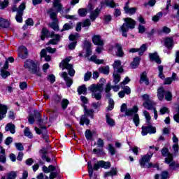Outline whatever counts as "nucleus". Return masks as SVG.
<instances>
[{
    "instance_id": "obj_1",
    "label": "nucleus",
    "mask_w": 179,
    "mask_h": 179,
    "mask_svg": "<svg viewBox=\"0 0 179 179\" xmlns=\"http://www.w3.org/2000/svg\"><path fill=\"white\" fill-rule=\"evenodd\" d=\"M143 115L146 119V124L148 126H143L141 129V134L143 136H145L148 134H156V127L150 125V120H152V117H150V114H149V112L148 110L143 111Z\"/></svg>"
},
{
    "instance_id": "obj_2",
    "label": "nucleus",
    "mask_w": 179,
    "mask_h": 179,
    "mask_svg": "<svg viewBox=\"0 0 179 179\" xmlns=\"http://www.w3.org/2000/svg\"><path fill=\"white\" fill-rule=\"evenodd\" d=\"M162 155L165 158V163L169 164L171 170H176L178 167H179L178 164H176L174 162V159L173 158V154L170 153L169 149L167 148H164L162 150Z\"/></svg>"
},
{
    "instance_id": "obj_3",
    "label": "nucleus",
    "mask_w": 179,
    "mask_h": 179,
    "mask_svg": "<svg viewBox=\"0 0 179 179\" xmlns=\"http://www.w3.org/2000/svg\"><path fill=\"white\" fill-rule=\"evenodd\" d=\"M24 67L25 69H28L29 72L36 75L37 76H41V71H40V66L37 62H34L31 59H27L24 64Z\"/></svg>"
},
{
    "instance_id": "obj_4",
    "label": "nucleus",
    "mask_w": 179,
    "mask_h": 179,
    "mask_svg": "<svg viewBox=\"0 0 179 179\" xmlns=\"http://www.w3.org/2000/svg\"><path fill=\"white\" fill-rule=\"evenodd\" d=\"M124 23L120 27V31L123 37H128V31L129 29H135L136 22L132 18L127 17L124 18Z\"/></svg>"
},
{
    "instance_id": "obj_5",
    "label": "nucleus",
    "mask_w": 179,
    "mask_h": 179,
    "mask_svg": "<svg viewBox=\"0 0 179 179\" xmlns=\"http://www.w3.org/2000/svg\"><path fill=\"white\" fill-rule=\"evenodd\" d=\"M104 85L103 83L92 84L89 87V90L92 92V99H96L98 101L101 100V92H103V87Z\"/></svg>"
},
{
    "instance_id": "obj_6",
    "label": "nucleus",
    "mask_w": 179,
    "mask_h": 179,
    "mask_svg": "<svg viewBox=\"0 0 179 179\" xmlns=\"http://www.w3.org/2000/svg\"><path fill=\"white\" fill-rule=\"evenodd\" d=\"M152 156H153V152H150V155H145L139 161L141 166L143 167V169H150L151 167H153L154 169H159L158 164H153L151 162H150V159H152Z\"/></svg>"
},
{
    "instance_id": "obj_7",
    "label": "nucleus",
    "mask_w": 179,
    "mask_h": 179,
    "mask_svg": "<svg viewBox=\"0 0 179 179\" xmlns=\"http://www.w3.org/2000/svg\"><path fill=\"white\" fill-rule=\"evenodd\" d=\"M48 15H49L52 22L49 24L50 27L53 29L55 31H59V28L58 27V15H57V12L54 11V8H51L48 10Z\"/></svg>"
},
{
    "instance_id": "obj_8",
    "label": "nucleus",
    "mask_w": 179,
    "mask_h": 179,
    "mask_svg": "<svg viewBox=\"0 0 179 179\" xmlns=\"http://www.w3.org/2000/svg\"><path fill=\"white\" fill-rule=\"evenodd\" d=\"M72 59V57H66L61 63L60 68L63 69H67L69 71V76H75V70L73 69V65L69 64V62Z\"/></svg>"
},
{
    "instance_id": "obj_9",
    "label": "nucleus",
    "mask_w": 179,
    "mask_h": 179,
    "mask_svg": "<svg viewBox=\"0 0 179 179\" xmlns=\"http://www.w3.org/2000/svg\"><path fill=\"white\" fill-rule=\"evenodd\" d=\"M84 107V113L85 115L81 116V118L80 120V125H89L90 124V120L87 119V117L86 115L92 116L93 113H94V110L93 109H87V106L86 105H83Z\"/></svg>"
},
{
    "instance_id": "obj_10",
    "label": "nucleus",
    "mask_w": 179,
    "mask_h": 179,
    "mask_svg": "<svg viewBox=\"0 0 179 179\" xmlns=\"http://www.w3.org/2000/svg\"><path fill=\"white\" fill-rule=\"evenodd\" d=\"M26 9V3L22 2L18 7V10L15 16V20L18 23L23 22V11Z\"/></svg>"
},
{
    "instance_id": "obj_11",
    "label": "nucleus",
    "mask_w": 179,
    "mask_h": 179,
    "mask_svg": "<svg viewBox=\"0 0 179 179\" xmlns=\"http://www.w3.org/2000/svg\"><path fill=\"white\" fill-rule=\"evenodd\" d=\"M101 167L102 169H110L111 167V164L109 162H104L103 160L97 162V163L94 164V170L97 171Z\"/></svg>"
},
{
    "instance_id": "obj_12",
    "label": "nucleus",
    "mask_w": 179,
    "mask_h": 179,
    "mask_svg": "<svg viewBox=\"0 0 179 179\" xmlns=\"http://www.w3.org/2000/svg\"><path fill=\"white\" fill-rule=\"evenodd\" d=\"M50 37L52 39H50L48 41L47 45H50V44H52V45H57V44L61 41V36L59 34H55L54 32H52L50 34Z\"/></svg>"
},
{
    "instance_id": "obj_13",
    "label": "nucleus",
    "mask_w": 179,
    "mask_h": 179,
    "mask_svg": "<svg viewBox=\"0 0 179 179\" xmlns=\"http://www.w3.org/2000/svg\"><path fill=\"white\" fill-rule=\"evenodd\" d=\"M29 52L27 51V48L23 45L20 46L18 50V57L22 59H24L27 58Z\"/></svg>"
},
{
    "instance_id": "obj_14",
    "label": "nucleus",
    "mask_w": 179,
    "mask_h": 179,
    "mask_svg": "<svg viewBox=\"0 0 179 179\" xmlns=\"http://www.w3.org/2000/svg\"><path fill=\"white\" fill-rule=\"evenodd\" d=\"M53 8L57 9V10H54V12H57V16H58V12L61 13L64 10V6L61 3V0H54Z\"/></svg>"
},
{
    "instance_id": "obj_15",
    "label": "nucleus",
    "mask_w": 179,
    "mask_h": 179,
    "mask_svg": "<svg viewBox=\"0 0 179 179\" xmlns=\"http://www.w3.org/2000/svg\"><path fill=\"white\" fill-rule=\"evenodd\" d=\"M92 43L95 45H99L100 47H103L104 45V41L101 39V36L100 35H94L92 37Z\"/></svg>"
},
{
    "instance_id": "obj_16",
    "label": "nucleus",
    "mask_w": 179,
    "mask_h": 179,
    "mask_svg": "<svg viewBox=\"0 0 179 179\" xmlns=\"http://www.w3.org/2000/svg\"><path fill=\"white\" fill-rule=\"evenodd\" d=\"M61 76L65 80L67 87L72 86V83H73V80H72V78H71V77L68 76L67 72H63L62 73Z\"/></svg>"
},
{
    "instance_id": "obj_17",
    "label": "nucleus",
    "mask_w": 179,
    "mask_h": 179,
    "mask_svg": "<svg viewBox=\"0 0 179 179\" xmlns=\"http://www.w3.org/2000/svg\"><path fill=\"white\" fill-rule=\"evenodd\" d=\"M104 5L108 6V8H117V6H118V3H115L114 0H106L105 1V2L101 3V8H103Z\"/></svg>"
},
{
    "instance_id": "obj_18",
    "label": "nucleus",
    "mask_w": 179,
    "mask_h": 179,
    "mask_svg": "<svg viewBox=\"0 0 179 179\" xmlns=\"http://www.w3.org/2000/svg\"><path fill=\"white\" fill-rule=\"evenodd\" d=\"M124 10L125 13H127L129 15H134L136 12V8H135V7L130 8L129 2H127L124 5Z\"/></svg>"
},
{
    "instance_id": "obj_19",
    "label": "nucleus",
    "mask_w": 179,
    "mask_h": 179,
    "mask_svg": "<svg viewBox=\"0 0 179 179\" xmlns=\"http://www.w3.org/2000/svg\"><path fill=\"white\" fill-rule=\"evenodd\" d=\"M113 66L114 69V72L121 73L124 71L122 67H121V61H120V60L115 61Z\"/></svg>"
},
{
    "instance_id": "obj_20",
    "label": "nucleus",
    "mask_w": 179,
    "mask_h": 179,
    "mask_svg": "<svg viewBox=\"0 0 179 179\" xmlns=\"http://www.w3.org/2000/svg\"><path fill=\"white\" fill-rule=\"evenodd\" d=\"M140 83H145L146 86H149V78H148V73L143 71L140 76Z\"/></svg>"
},
{
    "instance_id": "obj_21",
    "label": "nucleus",
    "mask_w": 179,
    "mask_h": 179,
    "mask_svg": "<svg viewBox=\"0 0 179 179\" xmlns=\"http://www.w3.org/2000/svg\"><path fill=\"white\" fill-rule=\"evenodd\" d=\"M41 58H44V61L46 62H50L51 61L52 57L51 55H47V50L45 49H43L40 52Z\"/></svg>"
},
{
    "instance_id": "obj_22",
    "label": "nucleus",
    "mask_w": 179,
    "mask_h": 179,
    "mask_svg": "<svg viewBox=\"0 0 179 179\" xmlns=\"http://www.w3.org/2000/svg\"><path fill=\"white\" fill-rule=\"evenodd\" d=\"M36 133L38 135H43L44 139L47 141V139L48 138V136H47V129H39L37 127H35Z\"/></svg>"
},
{
    "instance_id": "obj_23",
    "label": "nucleus",
    "mask_w": 179,
    "mask_h": 179,
    "mask_svg": "<svg viewBox=\"0 0 179 179\" xmlns=\"http://www.w3.org/2000/svg\"><path fill=\"white\" fill-rule=\"evenodd\" d=\"M8 113V106L0 104V120H3Z\"/></svg>"
},
{
    "instance_id": "obj_24",
    "label": "nucleus",
    "mask_w": 179,
    "mask_h": 179,
    "mask_svg": "<svg viewBox=\"0 0 179 179\" xmlns=\"http://www.w3.org/2000/svg\"><path fill=\"white\" fill-rule=\"evenodd\" d=\"M143 106L147 110H155V108H155V106H156V103H155V102H153L152 101H145L143 103Z\"/></svg>"
},
{
    "instance_id": "obj_25",
    "label": "nucleus",
    "mask_w": 179,
    "mask_h": 179,
    "mask_svg": "<svg viewBox=\"0 0 179 179\" xmlns=\"http://www.w3.org/2000/svg\"><path fill=\"white\" fill-rule=\"evenodd\" d=\"M150 60V61H155L157 64H162V60L160 59V57H159V55L155 53H150L149 54Z\"/></svg>"
},
{
    "instance_id": "obj_26",
    "label": "nucleus",
    "mask_w": 179,
    "mask_h": 179,
    "mask_svg": "<svg viewBox=\"0 0 179 179\" xmlns=\"http://www.w3.org/2000/svg\"><path fill=\"white\" fill-rule=\"evenodd\" d=\"M9 26H10V22L8 20L0 17V27L1 29H8Z\"/></svg>"
},
{
    "instance_id": "obj_27",
    "label": "nucleus",
    "mask_w": 179,
    "mask_h": 179,
    "mask_svg": "<svg viewBox=\"0 0 179 179\" xmlns=\"http://www.w3.org/2000/svg\"><path fill=\"white\" fill-rule=\"evenodd\" d=\"M174 39L173 37L168 36L164 38V44L167 48H171L173 47V43Z\"/></svg>"
},
{
    "instance_id": "obj_28",
    "label": "nucleus",
    "mask_w": 179,
    "mask_h": 179,
    "mask_svg": "<svg viewBox=\"0 0 179 179\" xmlns=\"http://www.w3.org/2000/svg\"><path fill=\"white\" fill-rule=\"evenodd\" d=\"M36 115L38 117L37 122L39 125V128L47 129V127H45V122L41 120V117H40V113L37 112Z\"/></svg>"
},
{
    "instance_id": "obj_29",
    "label": "nucleus",
    "mask_w": 179,
    "mask_h": 179,
    "mask_svg": "<svg viewBox=\"0 0 179 179\" xmlns=\"http://www.w3.org/2000/svg\"><path fill=\"white\" fill-rule=\"evenodd\" d=\"M138 110L139 109L138 108V106H134L132 109H128L126 110L125 115H127L128 117H131V115H134V113L136 114Z\"/></svg>"
},
{
    "instance_id": "obj_30",
    "label": "nucleus",
    "mask_w": 179,
    "mask_h": 179,
    "mask_svg": "<svg viewBox=\"0 0 179 179\" xmlns=\"http://www.w3.org/2000/svg\"><path fill=\"white\" fill-rule=\"evenodd\" d=\"M0 162L5 164L6 163V156L5 155V149L2 146H0Z\"/></svg>"
},
{
    "instance_id": "obj_31",
    "label": "nucleus",
    "mask_w": 179,
    "mask_h": 179,
    "mask_svg": "<svg viewBox=\"0 0 179 179\" xmlns=\"http://www.w3.org/2000/svg\"><path fill=\"white\" fill-rule=\"evenodd\" d=\"M15 124L12 123H8L6 124L5 127V131H10V134H15L16 132Z\"/></svg>"
},
{
    "instance_id": "obj_32",
    "label": "nucleus",
    "mask_w": 179,
    "mask_h": 179,
    "mask_svg": "<svg viewBox=\"0 0 179 179\" xmlns=\"http://www.w3.org/2000/svg\"><path fill=\"white\" fill-rule=\"evenodd\" d=\"M99 13H100V9L96 8L94 11L91 13L90 15V19H91L92 22H94V20H96V19L98 17Z\"/></svg>"
},
{
    "instance_id": "obj_33",
    "label": "nucleus",
    "mask_w": 179,
    "mask_h": 179,
    "mask_svg": "<svg viewBox=\"0 0 179 179\" xmlns=\"http://www.w3.org/2000/svg\"><path fill=\"white\" fill-rule=\"evenodd\" d=\"M98 71L100 72V73H103V75H108V73H110V66H106L99 67Z\"/></svg>"
},
{
    "instance_id": "obj_34",
    "label": "nucleus",
    "mask_w": 179,
    "mask_h": 179,
    "mask_svg": "<svg viewBox=\"0 0 179 179\" xmlns=\"http://www.w3.org/2000/svg\"><path fill=\"white\" fill-rule=\"evenodd\" d=\"M165 92H164V88L163 87H159L157 90V97L159 99V100L162 101L164 99V94H165Z\"/></svg>"
},
{
    "instance_id": "obj_35",
    "label": "nucleus",
    "mask_w": 179,
    "mask_h": 179,
    "mask_svg": "<svg viewBox=\"0 0 179 179\" xmlns=\"http://www.w3.org/2000/svg\"><path fill=\"white\" fill-rule=\"evenodd\" d=\"M77 92L78 94H87V88H86V85H83L78 87Z\"/></svg>"
},
{
    "instance_id": "obj_36",
    "label": "nucleus",
    "mask_w": 179,
    "mask_h": 179,
    "mask_svg": "<svg viewBox=\"0 0 179 179\" xmlns=\"http://www.w3.org/2000/svg\"><path fill=\"white\" fill-rule=\"evenodd\" d=\"M45 37H50V31L46 28H43L41 31V39L45 40Z\"/></svg>"
},
{
    "instance_id": "obj_37",
    "label": "nucleus",
    "mask_w": 179,
    "mask_h": 179,
    "mask_svg": "<svg viewBox=\"0 0 179 179\" xmlns=\"http://www.w3.org/2000/svg\"><path fill=\"white\" fill-rule=\"evenodd\" d=\"M115 48L117 50V57H122L124 55V52L122 51V46H121L120 43H116Z\"/></svg>"
},
{
    "instance_id": "obj_38",
    "label": "nucleus",
    "mask_w": 179,
    "mask_h": 179,
    "mask_svg": "<svg viewBox=\"0 0 179 179\" xmlns=\"http://www.w3.org/2000/svg\"><path fill=\"white\" fill-rule=\"evenodd\" d=\"M115 48L117 50V57H122L124 55V52L122 51V46H121L120 43H116Z\"/></svg>"
},
{
    "instance_id": "obj_39",
    "label": "nucleus",
    "mask_w": 179,
    "mask_h": 179,
    "mask_svg": "<svg viewBox=\"0 0 179 179\" xmlns=\"http://www.w3.org/2000/svg\"><path fill=\"white\" fill-rule=\"evenodd\" d=\"M113 83L114 85H117L121 80V76L118 74L117 72H113Z\"/></svg>"
},
{
    "instance_id": "obj_40",
    "label": "nucleus",
    "mask_w": 179,
    "mask_h": 179,
    "mask_svg": "<svg viewBox=\"0 0 179 179\" xmlns=\"http://www.w3.org/2000/svg\"><path fill=\"white\" fill-rule=\"evenodd\" d=\"M90 61H92V62H94L95 64H97L98 65H100V64H103L104 62L103 59H97V56L93 55L90 58Z\"/></svg>"
},
{
    "instance_id": "obj_41",
    "label": "nucleus",
    "mask_w": 179,
    "mask_h": 179,
    "mask_svg": "<svg viewBox=\"0 0 179 179\" xmlns=\"http://www.w3.org/2000/svg\"><path fill=\"white\" fill-rule=\"evenodd\" d=\"M106 124H108L109 127H114V125H115V120L111 118L108 114H106Z\"/></svg>"
},
{
    "instance_id": "obj_42",
    "label": "nucleus",
    "mask_w": 179,
    "mask_h": 179,
    "mask_svg": "<svg viewBox=\"0 0 179 179\" xmlns=\"http://www.w3.org/2000/svg\"><path fill=\"white\" fill-rule=\"evenodd\" d=\"M140 59L138 57L134 58V61L131 64V68L135 69L139 66Z\"/></svg>"
},
{
    "instance_id": "obj_43",
    "label": "nucleus",
    "mask_w": 179,
    "mask_h": 179,
    "mask_svg": "<svg viewBox=\"0 0 179 179\" xmlns=\"http://www.w3.org/2000/svg\"><path fill=\"white\" fill-rule=\"evenodd\" d=\"M6 176H7L6 179H16V177H17V172L10 171L7 173Z\"/></svg>"
},
{
    "instance_id": "obj_44",
    "label": "nucleus",
    "mask_w": 179,
    "mask_h": 179,
    "mask_svg": "<svg viewBox=\"0 0 179 179\" xmlns=\"http://www.w3.org/2000/svg\"><path fill=\"white\" fill-rule=\"evenodd\" d=\"M103 20L105 24H108L113 20V17L110 14L105 15H103Z\"/></svg>"
},
{
    "instance_id": "obj_45",
    "label": "nucleus",
    "mask_w": 179,
    "mask_h": 179,
    "mask_svg": "<svg viewBox=\"0 0 179 179\" xmlns=\"http://www.w3.org/2000/svg\"><path fill=\"white\" fill-rule=\"evenodd\" d=\"M133 121H134V123L135 124L136 127H139L141 120L139 119V115H138V113L134 114Z\"/></svg>"
},
{
    "instance_id": "obj_46",
    "label": "nucleus",
    "mask_w": 179,
    "mask_h": 179,
    "mask_svg": "<svg viewBox=\"0 0 179 179\" xmlns=\"http://www.w3.org/2000/svg\"><path fill=\"white\" fill-rule=\"evenodd\" d=\"M87 164H88L89 176L90 177V178H92V177H93V170H94V166H93V165H92V162H88Z\"/></svg>"
},
{
    "instance_id": "obj_47",
    "label": "nucleus",
    "mask_w": 179,
    "mask_h": 179,
    "mask_svg": "<svg viewBox=\"0 0 179 179\" xmlns=\"http://www.w3.org/2000/svg\"><path fill=\"white\" fill-rule=\"evenodd\" d=\"M24 135L25 136H27V138H29L31 139L33 138V134H31V131H30V129L29 127H26L24 130Z\"/></svg>"
},
{
    "instance_id": "obj_48",
    "label": "nucleus",
    "mask_w": 179,
    "mask_h": 179,
    "mask_svg": "<svg viewBox=\"0 0 179 179\" xmlns=\"http://www.w3.org/2000/svg\"><path fill=\"white\" fill-rule=\"evenodd\" d=\"M78 13L81 17H85L87 15V10L86 8L78 9Z\"/></svg>"
},
{
    "instance_id": "obj_49",
    "label": "nucleus",
    "mask_w": 179,
    "mask_h": 179,
    "mask_svg": "<svg viewBox=\"0 0 179 179\" xmlns=\"http://www.w3.org/2000/svg\"><path fill=\"white\" fill-rule=\"evenodd\" d=\"M9 5V0H4L3 1H0V9L3 10L8 8Z\"/></svg>"
},
{
    "instance_id": "obj_50",
    "label": "nucleus",
    "mask_w": 179,
    "mask_h": 179,
    "mask_svg": "<svg viewBox=\"0 0 179 179\" xmlns=\"http://www.w3.org/2000/svg\"><path fill=\"white\" fill-rule=\"evenodd\" d=\"M148 50V46L146 44H143L141 46V48L138 49V55H143V52Z\"/></svg>"
},
{
    "instance_id": "obj_51",
    "label": "nucleus",
    "mask_w": 179,
    "mask_h": 179,
    "mask_svg": "<svg viewBox=\"0 0 179 179\" xmlns=\"http://www.w3.org/2000/svg\"><path fill=\"white\" fill-rule=\"evenodd\" d=\"M71 29H73V25L72 24L66 23L64 26L61 31H65L66 30H71Z\"/></svg>"
},
{
    "instance_id": "obj_52",
    "label": "nucleus",
    "mask_w": 179,
    "mask_h": 179,
    "mask_svg": "<svg viewBox=\"0 0 179 179\" xmlns=\"http://www.w3.org/2000/svg\"><path fill=\"white\" fill-rule=\"evenodd\" d=\"M10 76V73H9V71H6L4 69H1V76L3 78V79H6V78Z\"/></svg>"
},
{
    "instance_id": "obj_53",
    "label": "nucleus",
    "mask_w": 179,
    "mask_h": 179,
    "mask_svg": "<svg viewBox=\"0 0 179 179\" xmlns=\"http://www.w3.org/2000/svg\"><path fill=\"white\" fill-rule=\"evenodd\" d=\"M163 17V13L159 12L156 15L152 17L153 22H159L160 20V17Z\"/></svg>"
},
{
    "instance_id": "obj_54",
    "label": "nucleus",
    "mask_w": 179,
    "mask_h": 179,
    "mask_svg": "<svg viewBox=\"0 0 179 179\" xmlns=\"http://www.w3.org/2000/svg\"><path fill=\"white\" fill-rule=\"evenodd\" d=\"M173 99V95L171 94V92L169 91L165 92V100L167 101H171Z\"/></svg>"
},
{
    "instance_id": "obj_55",
    "label": "nucleus",
    "mask_w": 179,
    "mask_h": 179,
    "mask_svg": "<svg viewBox=\"0 0 179 179\" xmlns=\"http://www.w3.org/2000/svg\"><path fill=\"white\" fill-rule=\"evenodd\" d=\"M113 108H114V100H113V99H109L108 106L107 108V110H108L109 111H111Z\"/></svg>"
},
{
    "instance_id": "obj_56",
    "label": "nucleus",
    "mask_w": 179,
    "mask_h": 179,
    "mask_svg": "<svg viewBox=\"0 0 179 179\" xmlns=\"http://www.w3.org/2000/svg\"><path fill=\"white\" fill-rule=\"evenodd\" d=\"M68 104H69V101H68V99H63L62 101V108H63V110H66V108L68 107Z\"/></svg>"
},
{
    "instance_id": "obj_57",
    "label": "nucleus",
    "mask_w": 179,
    "mask_h": 179,
    "mask_svg": "<svg viewBox=\"0 0 179 179\" xmlns=\"http://www.w3.org/2000/svg\"><path fill=\"white\" fill-rule=\"evenodd\" d=\"M171 29L167 27H164L162 29V31H159V34H162V33H165V34H169V33H171Z\"/></svg>"
},
{
    "instance_id": "obj_58",
    "label": "nucleus",
    "mask_w": 179,
    "mask_h": 179,
    "mask_svg": "<svg viewBox=\"0 0 179 179\" xmlns=\"http://www.w3.org/2000/svg\"><path fill=\"white\" fill-rule=\"evenodd\" d=\"M173 9L177 10L175 17H176V20H178V22H179V4L175 3V5L173 6Z\"/></svg>"
},
{
    "instance_id": "obj_59",
    "label": "nucleus",
    "mask_w": 179,
    "mask_h": 179,
    "mask_svg": "<svg viewBox=\"0 0 179 179\" xmlns=\"http://www.w3.org/2000/svg\"><path fill=\"white\" fill-rule=\"evenodd\" d=\"M15 146L17 150L22 152V150H24V147H23V144L22 143H15Z\"/></svg>"
},
{
    "instance_id": "obj_60",
    "label": "nucleus",
    "mask_w": 179,
    "mask_h": 179,
    "mask_svg": "<svg viewBox=\"0 0 179 179\" xmlns=\"http://www.w3.org/2000/svg\"><path fill=\"white\" fill-rule=\"evenodd\" d=\"M81 24L83 25V27H89L92 23L90 22V20L86 19L83 22H81Z\"/></svg>"
},
{
    "instance_id": "obj_61",
    "label": "nucleus",
    "mask_w": 179,
    "mask_h": 179,
    "mask_svg": "<svg viewBox=\"0 0 179 179\" xmlns=\"http://www.w3.org/2000/svg\"><path fill=\"white\" fill-rule=\"evenodd\" d=\"M108 152L112 156H114V155H115V148H114V146H113V145L111 144L108 145Z\"/></svg>"
},
{
    "instance_id": "obj_62",
    "label": "nucleus",
    "mask_w": 179,
    "mask_h": 179,
    "mask_svg": "<svg viewBox=\"0 0 179 179\" xmlns=\"http://www.w3.org/2000/svg\"><path fill=\"white\" fill-rule=\"evenodd\" d=\"M92 136H93V134L92 133V131L90 130H86L85 131L86 139H87V141H90V139H92Z\"/></svg>"
},
{
    "instance_id": "obj_63",
    "label": "nucleus",
    "mask_w": 179,
    "mask_h": 179,
    "mask_svg": "<svg viewBox=\"0 0 179 179\" xmlns=\"http://www.w3.org/2000/svg\"><path fill=\"white\" fill-rule=\"evenodd\" d=\"M83 45H84V48L85 50L88 49V48H92V42H90L89 41H85Z\"/></svg>"
},
{
    "instance_id": "obj_64",
    "label": "nucleus",
    "mask_w": 179,
    "mask_h": 179,
    "mask_svg": "<svg viewBox=\"0 0 179 179\" xmlns=\"http://www.w3.org/2000/svg\"><path fill=\"white\" fill-rule=\"evenodd\" d=\"M92 78V72H87L84 76L85 82H87Z\"/></svg>"
}]
</instances>
